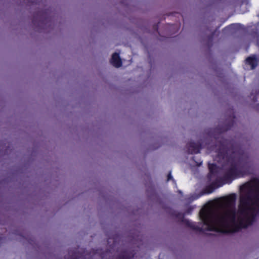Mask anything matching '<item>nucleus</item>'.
Returning a JSON list of instances; mask_svg holds the SVG:
<instances>
[{"instance_id":"6e6552de","label":"nucleus","mask_w":259,"mask_h":259,"mask_svg":"<svg viewBox=\"0 0 259 259\" xmlns=\"http://www.w3.org/2000/svg\"><path fill=\"white\" fill-rule=\"evenodd\" d=\"M212 191H210V192H208V193H211Z\"/></svg>"},{"instance_id":"f257e3e1","label":"nucleus","mask_w":259,"mask_h":259,"mask_svg":"<svg viewBox=\"0 0 259 259\" xmlns=\"http://www.w3.org/2000/svg\"><path fill=\"white\" fill-rule=\"evenodd\" d=\"M236 194L215 200L211 207L200 211L202 230L222 233L246 228L254 222L259 211V179H253L240 187L237 208Z\"/></svg>"},{"instance_id":"423d86ee","label":"nucleus","mask_w":259,"mask_h":259,"mask_svg":"<svg viewBox=\"0 0 259 259\" xmlns=\"http://www.w3.org/2000/svg\"><path fill=\"white\" fill-rule=\"evenodd\" d=\"M171 178V174H170H170H169V175H168V178H167V180H169Z\"/></svg>"},{"instance_id":"f03ea898","label":"nucleus","mask_w":259,"mask_h":259,"mask_svg":"<svg viewBox=\"0 0 259 259\" xmlns=\"http://www.w3.org/2000/svg\"><path fill=\"white\" fill-rule=\"evenodd\" d=\"M250 165L248 163H240L235 168H233L231 171V175L233 177H242L249 174Z\"/></svg>"},{"instance_id":"20e7f679","label":"nucleus","mask_w":259,"mask_h":259,"mask_svg":"<svg viewBox=\"0 0 259 259\" xmlns=\"http://www.w3.org/2000/svg\"><path fill=\"white\" fill-rule=\"evenodd\" d=\"M246 61L251 66V69H253L256 66V61L254 57H249L246 59Z\"/></svg>"},{"instance_id":"0eeeda50","label":"nucleus","mask_w":259,"mask_h":259,"mask_svg":"<svg viewBox=\"0 0 259 259\" xmlns=\"http://www.w3.org/2000/svg\"><path fill=\"white\" fill-rule=\"evenodd\" d=\"M188 225H189V226H190L191 227H193V226L191 225V223L188 222Z\"/></svg>"},{"instance_id":"39448f33","label":"nucleus","mask_w":259,"mask_h":259,"mask_svg":"<svg viewBox=\"0 0 259 259\" xmlns=\"http://www.w3.org/2000/svg\"><path fill=\"white\" fill-rule=\"evenodd\" d=\"M190 151L192 153H197L199 152V150L198 149H194V150H190Z\"/></svg>"},{"instance_id":"7ed1b4c3","label":"nucleus","mask_w":259,"mask_h":259,"mask_svg":"<svg viewBox=\"0 0 259 259\" xmlns=\"http://www.w3.org/2000/svg\"><path fill=\"white\" fill-rule=\"evenodd\" d=\"M111 63L116 67H119L121 66V61L118 54L114 53L112 55Z\"/></svg>"}]
</instances>
